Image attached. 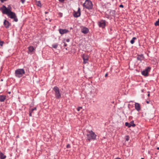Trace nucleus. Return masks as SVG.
<instances>
[{"instance_id": "f257e3e1", "label": "nucleus", "mask_w": 159, "mask_h": 159, "mask_svg": "<svg viewBox=\"0 0 159 159\" xmlns=\"http://www.w3.org/2000/svg\"><path fill=\"white\" fill-rule=\"evenodd\" d=\"M87 139L89 141L94 140L96 139V135L92 130L90 131L87 134Z\"/></svg>"}, {"instance_id": "f03ea898", "label": "nucleus", "mask_w": 159, "mask_h": 159, "mask_svg": "<svg viewBox=\"0 0 159 159\" xmlns=\"http://www.w3.org/2000/svg\"><path fill=\"white\" fill-rule=\"evenodd\" d=\"M25 73V71L23 69H19L15 71V75L17 78H20Z\"/></svg>"}, {"instance_id": "7ed1b4c3", "label": "nucleus", "mask_w": 159, "mask_h": 159, "mask_svg": "<svg viewBox=\"0 0 159 159\" xmlns=\"http://www.w3.org/2000/svg\"><path fill=\"white\" fill-rule=\"evenodd\" d=\"M83 6L88 9L90 10L92 9L93 5L90 0H86L85 2L83 4Z\"/></svg>"}, {"instance_id": "20e7f679", "label": "nucleus", "mask_w": 159, "mask_h": 159, "mask_svg": "<svg viewBox=\"0 0 159 159\" xmlns=\"http://www.w3.org/2000/svg\"><path fill=\"white\" fill-rule=\"evenodd\" d=\"M5 14L7 15L10 18L14 19V21H15L17 22L18 21V19L16 16V14L14 12L11 11L8 13L6 12Z\"/></svg>"}, {"instance_id": "39448f33", "label": "nucleus", "mask_w": 159, "mask_h": 159, "mask_svg": "<svg viewBox=\"0 0 159 159\" xmlns=\"http://www.w3.org/2000/svg\"><path fill=\"white\" fill-rule=\"evenodd\" d=\"M55 92V95L57 99H59L61 97V93H60L59 88L57 86H55L53 89Z\"/></svg>"}, {"instance_id": "423d86ee", "label": "nucleus", "mask_w": 159, "mask_h": 159, "mask_svg": "<svg viewBox=\"0 0 159 159\" xmlns=\"http://www.w3.org/2000/svg\"><path fill=\"white\" fill-rule=\"evenodd\" d=\"M11 8L10 6H9L7 8L5 6L3 5L0 8V10L2 11V13L5 14L6 12H9L11 11Z\"/></svg>"}, {"instance_id": "0eeeda50", "label": "nucleus", "mask_w": 159, "mask_h": 159, "mask_svg": "<svg viewBox=\"0 0 159 159\" xmlns=\"http://www.w3.org/2000/svg\"><path fill=\"white\" fill-rule=\"evenodd\" d=\"M150 69L151 68L150 67H147L142 72V74L145 76H148V73L150 71Z\"/></svg>"}, {"instance_id": "6e6552de", "label": "nucleus", "mask_w": 159, "mask_h": 159, "mask_svg": "<svg viewBox=\"0 0 159 159\" xmlns=\"http://www.w3.org/2000/svg\"><path fill=\"white\" fill-rule=\"evenodd\" d=\"M98 24L99 27L103 28L106 26V21L104 20H101L98 22Z\"/></svg>"}, {"instance_id": "1a4fd4ad", "label": "nucleus", "mask_w": 159, "mask_h": 159, "mask_svg": "<svg viewBox=\"0 0 159 159\" xmlns=\"http://www.w3.org/2000/svg\"><path fill=\"white\" fill-rule=\"evenodd\" d=\"M73 15L74 17H77L80 16V7H79L78 8V10L77 11H74L73 13Z\"/></svg>"}, {"instance_id": "9d476101", "label": "nucleus", "mask_w": 159, "mask_h": 159, "mask_svg": "<svg viewBox=\"0 0 159 159\" xmlns=\"http://www.w3.org/2000/svg\"><path fill=\"white\" fill-rule=\"evenodd\" d=\"M125 125L126 126H128L129 128H130L131 126L134 127L135 126V125L133 121H131L130 123L126 122Z\"/></svg>"}, {"instance_id": "9b49d317", "label": "nucleus", "mask_w": 159, "mask_h": 159, "mask_svg": "<svg viewBox=\"0 0 159 159\" xmlns=\"http://www.w3.org/2000/svg\"><path fill=\"white\" fill-rule=\"evenodd\" d=\"M59 33L61 35L68 33L69 32L68 30L65 29H59Z\"/></svg>"}, {"instance_id": "f8f14e48", "label": "nucleus", "mask_w": 159, "mask_h": 159, "mask_svg": "<svg viewBox=\"0 0 159 159\" xmlns=\"http://www.w3.org/2000/svg\"><path fill=\"white\" fill-rule=\"evenodd\" d=\"M82 57L84 61L83 63L85 64L87 63L88 62L89 58L88 56L83 54L82 56Z\"/></svg>"}, {"instance_id": "ddd939ff", "label": "nucleus", "mask_w": 159, "mask_h": 159, "mask_svg": "<svg viewBox=\"0 0 159 159\" xmlns=\"http://www.w3.org/2000/svg\"><path fill=\"white\" fill-rule=\"evenodd\" d=\"M3 24L5 27L6 28H8L11 25L9 21L6 20H4Z\"/></svg>"}, {"instance_id": "4468645a", "label": "nucleus", "mask_w": 159, "mask_h": 159, "mask_svg": "<svg viewBox=\"0 0 159 159\" xmlns=\"http://www.w3.org/2000/svg\"><path fill=\"white\" fill-rule=\"evenodd\" d=\"M144 59V57L143 54H141L140 55H138L137 57V59L141 62Z\"/></svg>"}, {"instance_id": "2eb2a0df", "label": "nucleus", "mask_w": 159, "mask_h": 159, "mask_svg": "<svg viewBox=\"0 0 159 159\" xmlns=\"http://www.w3.org/2000/svg\"><path fill=\"white\" fill-rule=\"evenodd\" d=\"M135 109L138 111H139L140 110L141 108L140 105L139 103H135Z\"/></svg>"}, {"instance_id": "dca6fc26", "label": "nucleus", "mask_w": 159, "mask_h": 159, "mask_svg": "<svg viewBox=\"0 0 159 159\" xmlns=\"http://www.w3.org/2000/svg\"><path fill=\"white\" fill-rule=\"evenodd\" d=\"M81 32L84 34H86L88 32L89 30L86 27H84L81 29Z\"/></svg>"}, {"instance_id": "f3484780", "label": "nucleus", "mask_w": 159, "mask_h": 159, "mask_svg": "<svg viewBox=\"0 0 159 159\" xmlns=\"http://www.w3.org/2000/svg\"><path fill=\"white\" fill-rule=\"evenodd\" d=\"M6 99V96L3 95H0V101L3 102Z\"/></svg>"}, {"instance_id": "a211bd4d", "label": "nucleus", "mask_w": 159, "mask_h": 159, "mask_svg": "<svg viewBox=\"0 0 159 159\" xmlns=\"http://www.w3.org/2000/svg\"><path fill=\"white\" fill-rule=\"evenodd\" d=\"M34 50V49L33 46H30L28 47L29 53L32 52Z\"/></svg>"}, {"instance_id": "6ab92c4d", "label": "nucleus", "mask_w": 159, "mask_h": 159, "mask_svg": "<svg viewBox=\"0 0 159 159\" xmlns=\"http://www.w3.org/2000/svg\"><path fill=\"white\" fill-rule=\"evenodd\" d=\"M110 12V15L112 16H115L116 14V12L115 10H111Z\"/></svg>"}, {"instance_id": "aec40b11", "label": "nucleus", "mask_w": 159, "mask_h": 159, "mask_svg": "<svg viewBox=\"0 0 159 159\" xmlns=\"http://www.w3.org/2000/svg\"><path fill=\"white\" fill-rule=\"evenodd\" d=\"M6 157V156L4 155L2 152L0 153V158L1 159H5Z\"/></svg>"}, {"instance_id": "412c9836", "label": "nucleus", "mask_w": 159, "mask_h": 159, "mask_svg": "<svg viewBox=\"0 0 159 159\" xmlns=\"http://www.w3.org/2000/svg\"><path fill=\"white\" fill-rule=\"evenodd\" d=\"M136 39V37H133V38L130 41V42L132 44H134V40Z\"/></svg>"}, {"instance_id": "4be33fe9", "label": "nucleus", "mask_w": 159, "mask_h": 159, "mask_svg": "<svg viewBox=\"0 0 159 159\" xmlns=\"http://www.w3.org/2000/svg\"><path fill=\"white\" fill-rule=\"evenodd\" d=\"M36 4L37 5V6H38V7H41V3L40 2V1H37L36 2Z\"/></svg>"}, {"instance_id": "5701e85b", "label": "nucleus", "mask_w": 159, "mask_h": 159, "mask_svg": "<svg viewBox=\"0 0 159 159\" xmlns=\"http://www.w3.org/2000/svg\"><path fill=\"white\" fill-rule=\"evenodd\" d=\"M58 46V44L57 43H56L52 45V47L54 48H56Z\"/></svg>"}, {"instance_id": "b1692460", "label": "nucleus", "mask_w": 159, "mask_h": 159, "mask_svg": "<svg viewBox=\"0 0 159 159\" xmlns=\"http://www.w3.org/2000/svg\"><path fill=\"white\" fill-rule=\"evenodd\" d=\"M154 25L155 26L159 25V18L156 21L154 24Z\"/></svg>"}, {"instance_id": "393cba45", "label": "nucleus", "mask_w": 159, "mask_h": 159, "mask_svg": "<svg viewBox=\"0 0 159 159\" xmlns=\"http://www.w3.org/2000/svg\"><path fill=\"white\" fill-rule=\"evenodd\" d=\"M129 137L128 136H126V140L128 141L129 139Z\"/></svg>"}, {"instance_id": "a878e982", "label": "nucleus", "mask_w": 159, "mask_h": 159, "mask_svg": "<svg viewBox=\"0 0 159 159\" xmlns=\"http://www.w3.org/2000/svg\"><path fill=\"white\" fill-rule=\"evenodd\" d=\"M3 42L1 41L0 42V45L1 46H2L3 45Z\"/></svg>"}, {"instance_id": "bb28decb", "label": "nucleus", "mask_w": 159, "mask_h": 159, "mask_svg": "<svg viewBox=\"0 0 159 159\" xmlns=\"http://www.w3.org/2000/svg\"><path fill=\"white\" fill-rule=\"evenodd\" d=\"M82 108V107H79L77 108V110L78 111H79Z\"/></svg>"}, {"instance_id": "cd10ccee", "label": "nucleus", "mask_w": 159, "mask_h": 159, "mask_svg": "<svg viewBox=\"0 0 159 159\" xmlns=\"http://www.w3.org/2000/svg\"><path fill=\"white\" fill-rule=\"evenodd\" d=\"M70 147V145L69 144H68L66 145V148H69Z\"/></svg>"}, {"instance_id": "c85d7f7f", "label": "nucleus", "mask_w": 159, "mask_h": 159, "mask_svg": "<svg viewBox=\"0 0 159 159\" xmlns=\"http://www.w3.org/2000/svg\"><path fill=\"white\" fill-rule=\"evenodd\" d=\"M31 110H32V111H33L34 110H36V107H35L34 108H32L31 109Z\"/></svg>"}, {"instance_id": "c756f323", "label": "nucleus", "mask_w": 159, "mask_h": 159, "mask_svg": "<svg viewBox=\"0 0 159 159\" xmlns=\"http://www.w3.org/2000/svg\"><path fill=\"white\" fill-rule=\"evenodd\" d=\"M25 0H21V1L22 3L23 4L25 2Z\"/></svg>"}, {"instance_id": "7c9ffc66", "label": "nucleus", "mask_w": 159, "mask_h": 159, "mask_svg": "<svg viewBox=\"0 0 159 159\" xmlns=\"http://www.w3.org/2000/svg\"><path fill=\"white\" fill-rule=\"evenodd\" d=\"M119 7H122V8H123L124 7V6L122 4L121 5H120V6H119Z\"/></svg>"}, {"instance_id": "2f4dec72", "label": "nucleus", "mask_w": 159, "mask_h": 159, "mask_svg": "<svg viewBox=\"0 0 159 159\" xmlns=\"http://www.w3.org/2000/svg\"><path fill=\"white\" fill-rule=\"evenodd\" d=\"M70 40L69 39H66V41L67 42H70Z\"/></svg>"}, {"instance_id": "473e14b6", "label": "nucleus", "mask_w": 159, "mask_h": 159, "mask_svg": "<svg viewBox=\"0 0 159 159\" xmlns=\"http://www.w3.org/2000/svg\"><path fill=\"white\" fill-rule=\"evenodd\" d=\"M65 0H59V1L61 2H64V1Z\"/></svg>"}, {"instance_id": "72a5a7b5", "label": "nucleus", "mask_w": 159, "mask_h": 159, "mask_svg": "<svg viewBox=\"0 0 159 159\" xmlns=\"http://www.w3.org/2000/svg\"><path fill=\"white\" fill-rule=\"evenodd\" d=\"M64 47H66L67 46V44L65 42H64Z\"/></svg>"}, {"instance_id": "f704fd0d", "label": "nucleus", "mask_w": 159, "mask_h": 159, "mask_svg": "<svg viewBox=\"0 0 159 159\" xmlns=\"http://www.w3.org/2000/svg\"><path fill=\"white\" fill-rule=\"evenodd\" d=\"M7 0H0L1 2H3L5 1H6Z\"/></svg>"}, {"instance_id": "c9c22d12", "label": "nucleus", "mask_w": 159, "mask_h": 159, "mask_svg": "<svg viewBox=\"0 0 159 159\" xmlns=\"http://www.w3.org/2000/svg\"><path fill=\"white\" fill-rule=\"evenodd\" d=\"M33 111H32L31 109L29 111V112H30L31 113H32Z\"/></svg>"}, {"instance_id": "e433bc0d", "label": "nucleus", "mask_w": 159, "mask_h": 159, "mask_svg": "<svg viewBox=\"0 0 159 159\" xmlns=\"http://www.w3.org/2000/svg\"><path fill=\"white\" fill-rule=\"evenodd\" d=\"M29 115L30 116H32V113H31L30 112H29Z\"/></svg>"}, {"instance_id": "4c0bfd02", "label": "nucleus", "mask_w": 159, "mask_h": 159, "mask_svg": "<svg viewBox=\"0 0 159 159\" xmlns=\"http://www.w3.org/2000/svg\"><path fill=\"white\" fill-rule=\"evenodd\" d=\"M108 75V74L107 73H106L105 75V77H107V76Z\"/></svg>"}, {"instance_id": "58836bf2", "label": "nucleus", "mask_w": 159, "mask_h": 159, "mask_svg": "<svg viewBox=\"0 0 159 159\" xmlns=\"http://www.w3.org/2000/svg\"><path fill=\"white\" fill-rule=\"evenodd\" d=\"M115 159H121L120 158H116Z\"/></svg>"}, {"instance_id": "ea45409f", "label": "nucleus", "mask_w": 159, "mask_h": 159, "mask_svg": "<svg viewBox=\"0 0 159 159\" xmlns=\"http://www.w3.org/2000/svg\"><path fill=\"white\" fill-rule=\"evenodd\" d=\"M141 91H142V92H143V89L142 90H141Z\"/></svg>"}, {"instance_id": "a19ab883", "label": "nucleus", "mask_w": 159, "mask_h": 159, "mask_svg": "<svg viewBox=\"0 0 159 159\" xmlns=\"http://www.w3.org/2000/svg\"><path fill=\"white\" fill-rule=\"evenodd\" d=\"M148 96L149 97L150 96V94H148Z\"/></svg>"}, {"instance_id": "79ce46f5", "label": "nucleus", "mask_w": 159, "mask_h": 159, "mask_svg": "<svg viewBox=\"0 0 159 159\" xmlns=\"http://www.w3.org/2000/svg\"><path fill=\"white\" fill-rule=\"evenodd\" d=\"M8 93L9 94H10V93H11V92H8Z\"/></svg>"}, {"instance_id": "37998d69", "label": "nucleus", "mask_w": 159, "mask_h": 159, "mask_svg": "<svg viewBox=\"0 0 159 159\" xmlns=\"http://www.w3.org/2000/svg\"><path fill=\"white\" fill-rule=\"evenodd\" d=\"M147 102V103L148 104L149 103V102H148V101H147V102Z\"/></svg>"}, {"instance_id": "c03bdc74", "label": "nucleus", "mask_w": 159, "mask_h": 159, "mask_svg": "<svg viewBox=\"0 0 159 159\" xmlns=\"http://www.w3.org/2000/svg\"><path fill=\"white\" fill-rule=\"evenodd\" d=\"M157 150H159V147H157Z\"/></svg>"}, {"instance_id": "a18cd8bd", "label": "nucleus", "mask_w": 159, "mask_h": 159, "mask_svg": "<svg viewBox=\"0 0 159 159\" xmlns=\"http://www.w3.org/2000/svg\"><path fill=\"white\" fill-rule=\"evenodd\" d=\"M48 13V12H45V14H47V13Z\"/></svg>"}, {"instance_id": "49530a36", "label": "nucleus", "mask_w": 159, "mask_h": 159, "mask_svg": "<svg viewBox=\"0 0 159 159\" xmlns=\"http://www.w3.org/2000/svg\"><path fill=\"white\" fill-rule=\"evenodd\" d=\"M141 159H144V158H141Z\"/></svg>"}, {"instance_id": "de8ad7c7", "label": "nucleus", "mask_w": 159, "mask_h": 159, "mask_svg": "<svg viewBox=\"0 0 159 159\" xmlns=\"http://www.w3.org/2000/svg\"><path fill=\"white\" fill-rule=\"evenodd\" d=\"M158 15H159V11L158 12Z\"/></svg>"}, {"instance_id": "09e8293b", "label": "nucleus", "mask_w": 159, "mask_h": 159, "mask_svg": "<svg viewBox=\"0 0 159 159\" xmlns=\"http://www.w3.org/2000/svg\"><path fill=\"white\" fill-rule=\"evenodd\" d=\"M132 102V101H130V102Z\"/></svg>"}]
</instances>
